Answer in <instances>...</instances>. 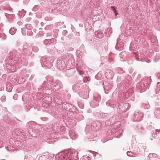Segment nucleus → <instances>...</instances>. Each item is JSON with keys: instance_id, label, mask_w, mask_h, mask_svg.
<instances>
[{"instance_id": "e2e57ef3", "label": "nucleus", "mask_w": 160, "mask_h": 160, "mask_svg": "<svg viewBox=\"0 0 160 160\" xmlns=\"http://www.w3.org/2000/svg\"><path fill=\"white\" fill-rule=\"evenodd\" d=\"M19 23H20V22H18V23H18V24H19Z\"/></svg>"}, {"instance_id": "680f3d73", "label": "nucleus", "mask_w": 160, "mask_h": 160, "mask_svg": "<svg viewBox=\"0 0 160 160\" xmlns=\"http://www.w3.org/2000/svg\"><path fill=\"white\" fill-rule=\"evenodd\" d=\"M30 127H31V128H32V126H30V125L29 126V128H30Z\"/></svg>"}, {"instance_id": "13d9d810", "label": "nucleus", "mask_w": 160, "mask_h": 160, "mask_svg": "<svg viewBox=\"0 0 160 160\" xmlns=\"http://www.w3.org/2000/svg\"><path fill=\"white\" fill-rule=\"evenodd\" d=\"M67 32V31L66 30H64L63 31V32Z\"/></svg>"}, {"instance_id": "2eb2a0df", "label": "nucleus", "mask_w": 160, "mask_h": 160, "mask_svg": "<svg viewBox=\"0 0 160 160\" xmlns=\"http://www.w3.org/2000/svg\"><path fill=\"white\" fill-rule=\"evenodd\" d=\"M49 153L48 152H46L39 158V160H47L49 158Z\"/></svg>"}, {"instance_id": "5701e85b", "label": "nucleus", "mask_w": 160, "mask_h": 160, "mask_svg": "<svg viewBox=\"0 0 160 160\" xmlns=\"http://www.w3.org/2000/svg\"><path fill=\"white\" fill-rule=\"evenodd\" d=\"M156 116L158 118H160V108H157L154 112Z\"/></svg>"}, {"instance_id": "cd10ccee", "label": "nucleus", "mask_w": 160, "mask_h": 160, "mask_svg": "<svg viewBox=\"0 0 160 160\" xmlns=\"http://www.w3.org/2000/svg\"><path fill=\"white\" fill-rule=\"evenodd\" d=\"M16 30L17 29L16 28H11L9 30V32L11 34L13 35L15 33Z\"/></svg>"}, {"instance_id": "c85d7f7f", "label": "nucleus", "mask_w": 160, "mask_h": 160, "mask_svg": "<svg viewBox=\"0 0 160 160\" xmlns=\"http://www.w3.org/2000/svg\"><path fill=\"white\" fill-rule=\"evenodd\" d=\"M99 117L100 118H104L106 117L107 114L106 113H99Z\"/></svg>"}, {"instance_id": "4be33fe9", "label": "nucleus", "mask_w": 160, "mask_h": 160, "mask_svg": "<svg viewBox=\"0 0 160 160\" xmlns=\"http://www.w3.org/2000/svg\"><path fill=\"white\" fill-rule=\"evenodd\" d=\"M112 28H109L105 31V33L108 37H109L110 34L112 33Z\"/></svg>"}, {"instance_id": "bb28decb", "label": "nucleus", "mask_w": 160, "mask_h": 160, "mask_svg": "<svg viewBox=\"0 0 160 160\" xmlns=\"http://www.w3.org/2000/svg\"><path fill=\"white\" fill-rule=\"evenodd\" d=\"M160 90V82H158L157 84L156 88V94L158 93Z\"/></svg>"}, {"instance_id": "a878e982", "label": "nucleus", "mask_w": 160, "mask_h": 160, "mask_svg": "<svg viewBox=\"0 0 160 160\" xmlns=\"http://www.w3.org/2000/svg\"><path fill=\"white\" fill-rule=\"evenodd\" d=\"M148 157L149 159H151L153 158H157L158 157V155L155 153H150L148 155Z\"/></svg>"}, {"instance_id": "20e7f679", "label": "nucleus", "mask_w": 160, "mask_h": 160, "mask_svg": "<svg viewBox=\"0 0 160 160\" xmlns=\"http://www.w3.org/2000/svg\"><path fill=\"white\" fill-rule=\"evenodd\" d=\"M46 79L48 81L51 82L50 86L51 88L55 91H57L58 89L62 88V84L59 80H56L54 81L52 80V77L51 76H47Z\"/></svg>"}, {"instance_id": "f8f14e48", "label": "nucleus", "mask_w": 160, "mask_h": 160, "mask_svg": "<svg viewBox=\"0 0 160 160\" xmlns=\"http://www.w3.org/2000/svg\"><path fill=\"white\" fill-rule=\"evenodd\" d=\"M105 92L108 94L112 88V85L109 83H106V84L103 87Z\"/></svg>"}, {"instance_id": "f3484780", "label": "nucleus", "mask_w": 160, "mask_h": 160, "mask_svg": "<svg viewBox=\"0 0 160 160\" xmlns=\"http://www.w3.org/2000/svg\"><path fill=\"white\" fill-rule=\"evenodd\" d=\"M75 71L74 68H71L67 71V73L68 77H70L74 74Z\"/></svg>"}, {"instance_id": "6ab92c4d", "label": "nucleus", "mask_w": 160, "mask_h": 160, "mask_svg": "<svg viewBox=\"0 0 160 160\" xmlns=\"http://www.w3.org/2000/svg\"><path fill=\"white\" fill-rule=\"evenodd\" d=\"M94 100L98 102H99L101 101V97L100 95L98 93H96L94 95Z\"/></svg>"}, {"instance_id": "a19ab883", "label": "nucleus", "mask_w": 160, "mask_h": 160, "mask_svg": "<svg viewBox=\"0 0 160 160\" xmlns=\"http://www.w3.org/2000/svg\"><path fill=\"white\" fill-rule=\"evenodd\" d=\"M50 155H51V154L49 153V158L48 159H52L54 157V155L52 154L51 156H50Z\"/></svg>"}, {"instance_id": "bf43d9fd", "label": "nucleus", "mask_w": 160, "mask_h": 160, "mask_svg": "<svg viewBox=\"0 0 160 160\" xmlns=\"http://www.w3.org/2000/svg\"><path fill=\"white\" fill-rule=\"evenodd\" d=\"M24 54H25V52H24V51H23V54H24Z\"/></svg>"}, {"instance_id": "338daca9", "label": "nucleus", "mask_w": 160, "mask_h": 160, "mask_svg": "<svg viewBox=\"0 0 160 160\" xmlns=\"http://www.w3.org/2000/svg\"><path fill=\"white\" fill-rule=\"evenodd\" d=\"M2 98H3V97H2Z\"/></svg>"}, {"instance_id": "b1692460", "label": "nucleus", "mask_w": 160, "mask_h": 160, "mask_svg": "<svg viewBox=\"0 0 160 160\" xmlns=\"http://www.w3.org/2000/svg\"><path fill=\"white\" fill-rule=\"evenodd\" d=\"M115 72H116L121 74L123 73L124 72L122 68H118L115 69Z\"/></svg>"}, {"instance_id": "58836bf2", "label": "nucleus", "mask_w": 160, "mask_h": 160, "mask_svg": "<svg viewBox=\"0 0 160 160\" xmlns=\"http://www.w3.org/2000/svg\"><path fill=\"white\" fill-rule=\"evenodd\" d=\"M51 25H48L45 28V30H48L51 29Z\"/></svg>"}, {"instance_id": "4d7b16f0", "label": "nucleus", "mask_w": 160, "mask_h": 160, "mask_svg": "<svg viewBox=\"0 0 160 160\" xmlns=\"http://www.w3.org/2000/svg\"><path fill=\"white\" fill-rule=\"evenodd\" d=\"M39 33L40 34H41V33H42V32H40Z\"/></svg>"}, {"instance_id": "c03bdc74", "label": "nucleus", "mask_w": 160, "mask_h": 160, "mask_svg": "<svg viewBox=\"0 0 160 160\" xmlns=\"http://www.w3.org/2000/svg\"><path fill=\"white\" fill-rule=\"evenodd\" d=\"M157 76L158 79H160V73H158L157 74Z\"/></svg>"}, {"instance_id": "473e14b6", "label": "nucleus", "mask_w": 160, "mask_h": 160, "mask_svg": "<svg viewBox=\"0 0 160 160\" xmlns=\"http://www.w3.org/2000/svg\"><path fill=\"white\" fill-rule=\"evenodd\" d=\"M32 50L35 52H37L38 51V49L37 47H33L32 48Z\"/></svg>"}, {"instance_id": "e433bc0d", "label": "nucleus", "mask_w": 160, "mask_h": 160, "mask_svg": "<svg viewBox=\"0 0 160 160\" xmlns=\"http://www.w3.org/2000/svg\"><path fill=\"white\" fill-rule=\"evenodd\" d=\"M13 148L11 146H9L7 147V149L8 151H11L12 150H13V149H12Z\"/></svg>"}, {"instance_id": "052dcab7", "label": "nucleus", "mask_w": 160, "mask_h": 160, "mask_svg": "<svg viewBox=\"0 0 160 160\" xmlns=\"http://www.w3.org/2000/svg\"><path fill=\"white\" fill-rule=\"evenodd\" d=\"M35 7H34L33 8V9L34 10V9H35Z\"/></svg>"}, {"instance_id": "3c124183", "label": "nucleus", "mask_w": 160, "mask_h": 160, "mask_svg": "<svg viewBox=\"0 0 160 160\" xmlns=\"http://www.w3.org/2000/svg\"><path fill=\"white\" fill-rule=\"evenodd\" d=\"M115 13V15L116 16H117V15L118 14V13H117L116 12H115L114 13Z\"/></svg>"}, {"instance_id": "c756f323", "label": "nucleus", "mask_w": 160, "mask_h": 160, "mask_svg": "<svg viewBox=\"0 0 160 160\" xmlns=\"http://www.w3.org/2000/svg\"><path fill=\"white\" fill-rule=\"evenodd\" d=\"M12 89V86H10V85L8 86L7 85V87L6 88V90L8 92H11Z\"/></svg>"}, {"instance_id": "9b49d317", "label": "nucleus", "mask_w": 160, "mask_h": 160, "mask_svg": "<svg viewBox=\"0 0 160 160\" xmlns=\"http://www.w3.org/2000/svg\"><path fill=\"white\" fill-rule=\"evenodd\" d=\"M113 72L110 69L107 70L105 73V76L108 79H110L113 77Z\"/></svg>"}, {"instance_id": "9d476101", "label": "nucleus", "mask_w": 160, "mask_h": 160, "mask_svg": "<svg viewBox=\"0 0 160 160\" xmlns=\"http://www.w3.org/2000/svg\"><path fill=\"white\" fill-rule=\"evenodd\" d=\"M57 65L58 69L61 70H63L65 67V64L64 62L60 60H57Z\"/></svg>"}, {"instance_id": "a18cd8bd", "label": "nucleus", "mask_w": 160, "mask_h": 160, "mask_svg": "<svg viewBox=\"0 0 160 160\" xmlns=\"http://www.w3.org/2000/svg\"><path fill=\"white\" fill-rule=\"evenodd\" d=\"M51 35V33H50V32L48 33L47 34V36H50Z\"/></svg>"}, {"instance_id": "393cba45", "label": "nucleus", "mask_w": 160, "mask_h": 160, "mask_svg": "<svg viewBox=\"0 0 160 160\" xmlns=\"http://www.w3.org/2000/svg\"><path fill=\"white\" fill-rule=\"evenodd\" d=\"M127 155L130 157H135L137 155V153H135L131 151H128L127 153Z\"/></svg>"}, {"instance_id": "774afa93", "label": "nucleus", "mask_w": 160, "mask_h": 160, "mask_svg": "<svg viewBox=\"0 0 160 160\" xmlns=\"http://www.w3.org/2000/svg\"><path fill=\"white\" fill-rule=\"evenodd\" d=\"M4 160V159H3V160Z\"/></svg>"}, {"instance_id": "423d86ee", "label": "nucleus", "mask_w": 160, "mask_h": 160, "mask_svg": "<svg viewBox=\"0 0 160 160\" xmlns=\"http://www.w3.org/2000/svg\"><path fill=\"white\" fill-rule=\"evenodd\" d=\"M32 28L30 24H27L25 25L24 28L22 29V33L23 35H26V34L28 36H32L33 32L32 31Z\"/></svg>"}, {"instance_id": "39448f33", "label": "nucleus", "mask_w": 160, "mask_h": 160, "mask_svg": "<svg viewBox=\"0 0 160 160\" xmlns=\"http://www.w3.org/2000/svg\"><path fill=\"white\" fill-rule=\"evenodd\" d=\"M151 82V79L149 78H146L137 84L136 87L138 89L141 90V92H142L145 91V89L150 84Z\"/></svg>"}, {"instance_id": "09e8293b", "label": "nucleus", "mask_w": 160, "mask_h": 160, "mask_svg": "<svg viewBox=\"0 0 160 160\" xmlns=\"http://www.w3.org/2000/svg\"><path fill=\"white\" fill-rule=\"evenodd\" d=\"M101 74L99 73H98L96 76V78L97 77L99 76V75H100Z\"/></svg>"}, {"instance_id": "2f4dec72", "label": "nucleus", "mask_w": 160, "mask_h": 160, "mask_svg": "<svg viewBox=\"0 0 160 160\" xmlns=\"http://www.w3.org/2000/svg\"><path fill=\"white\" fill-rule=\"evenodd\" d=\"M73 89L76 91H78L79 90L78 86V85H75L73 86Z\"/></svg>"}, {"instance_id": "f03ea898", "label": "nucleus", "mask_w": 160, "mask_h": 160, "mask_svg": "<svg viewBox=\"0 0 160 160\" xmlns=\"http://www.w3.org/2000/svg\"><path fill=\"white\" fill-rule=\"evenodd\" d=\"M101 126V123L99 121H94L90 125H87L85 128L87 134L90 139H93L97 136L95 131L99 130Z\"/></svg>"}, {"instance_id": "0e129e2a", "label": "nucleus", "mask_w": 160, "mask_h": 160, "mask_svg": "<svg viewBox=\"0 0 160 160\" xmlns=\"http://www.w3.org/2000/svg\"><path fill=\"white\" fill-rule=\"evenodd\" d=\"M28 131V132H29V133L30 134V132H29L30 131Z\"/></svg>"}, {"instance_id": "49530a36", "label": "nucleus", "mask_w": 160, "mask_h": 160, "mask_svg": "<svg viewBox=\"0 0 160 160\" xmlns=\"http://www.w3.org/2000/svg\"><path fill=\"white\" fill-rule=\"evenodd\" d=\"M2 142L0 141V148L2 147Z\"/></svg>"}, {"instance_id": "a211bd4d", "label": "nucleus", "mask_w": 160, "mask_h": 160, "mask_svg": "<svg viewBox=\"0 0 160 160\" xmlns=\"http://www.w3.org/2000/svg\"><path fill=\"white\" fill-rule=\"evenodd\" d=\"M35 148V146L33 144H27L25 149L28 151H31L32 149H34Z\"/></svg>"}, {"instance_id": "412c9836", "label": "nucleus", "mask_w": 160, "mask_h": 160, "mask_svg": "<svg viewBox=\"0 0 160 160\" xmlns=\"http://www.w3.org/2000/svg\"><path fill=\"white\" fill-rule=\"evenodd\" d=\"M132 89L130 88L128 90V91L126 92L125 93V97L126 98H128L132 95Z\"/></svg>"}, {"instance_id": "0eeeda50", "label": "nucleus", "mask_w": 160, "mask_h": 160, "mask_svg": "<svg viewBox=\"0 0 160 160\" xmlns=\"http://www.w3.org/2000/svg\"><path fill=\"white\" fill-rule=\"evenodd\" d=\"M42 62H43V64H41L42 67H44V65L47 68H49L53 66V59L52 58L48 57L46 59H43Z\"/></svg>"}, {"instance_id": "7c9ffc66", "label": "nucleus", "mask_w": 160, "mask_h": 160, "mask_svg": "<svg viewBox=\"0 0 160 160\" xmlns=\"http://www.w3.org/2000/svg\"><path fill=\"white\" fill-rule=\"evenodd\" d=\"M57 40L55 38H52L50 39V43H52L53 44H55L56 43Z\"/></svg>"}, {"instance_id": "ea45409f", "label": "nucleus", "mask_w": 160, "mask_h": 160, "mask_svg": "<svg viewBox=\"0 0 160 160\" xmlns=\"http://www.w3.org/2000/svg\"><path fill=\"white\" fill-rule=\"evenodd\" d=\"M78 72L79 74L80 75H83L84 74V72L83 71H81V70H78Z\"/></svg>"}, {"instance_id": "c9c22d12", "label": "nucleus", "mask_w": 160, "mask_h": 160, "mask_svg": "<svg viewBox=\"0 0 160 160\" xmlns=\"http://www.w3.org/2000/svg\"><path fill=\"white\" fill-rule=\"evenodd\" d=\"M142 107L144 108L148 109L149 108V106L148 105L142 104Z\"/></svg>"}, {"instance_id": "603ef678", "label": "nucleus", "mask_w": 160, "mask_h": 160, "mask_svg": "<svg viewBox=\"0 0 160 160\" xmlns=\"http://www.w3.org/2000/svg\"><path fill=\"white\" fill-rule=\"evenodd\" d=\"M16 119H17V120H18V121H19L20 122H22L21 121H20V120H19L18 119V118H16Z\"/></svg>"}, {"instance_id": "69168bd1", "label": "nucleus", "mask_w": 160, "mask_h": 160, "mask_svg": "<svg viewBox=\"0 0 160 160\" xmlns=\"http://www.w3.org/2000/svg\"><path fill=\"white\" fill-rule=\"evenodd\" d=\"M89 158V157H88H88H87V158Z\"/></svg>"}, {"instance_id": "f257e3e1", "label": "nucleus", "mask_w": 160, "mask_h": 160, "mask_svg": "<svg viewBox=\"0 0 160 160\" xmlns=\"http://www.w3.org/2000/svg\"><path fill=\"white\" fill-rule=\"evenodd\" d=\"M18 53L16 51H13L11 52L9 54L8 58L6 59V62H8L9 63L8 65L7 66V68L10 70H12L14 69V66L13 65H15L17 63H21V61L22 59L23 60L25 59V57L23 55V56H21L20 59L18 57Z\"/></svg>"}, {"instance_id": "6e6d98bb", "label": "nucleus", "mask_w": 160, "mask_h": 160, "mask_svg": "<svg viewBox=\"0 0 160 160\" xmlns=\"http://www.w3.org/2000/svg\"><path fill=\"white\" fill-rule=\"evenodd\" d=\"M41 25H42L43 23L42 22H41Z\"/></svg>"}, {"instance_id": "72a5a7b5", "label": "nucleus", "mask_w": 160, "mask_h": 160, "mask_svg": "<svg viewBox=\"0 0 160 160\" xmlns=\"http://www.w3.org/2000/svg\"><path fill=\"white\" fill-rule=\"evenodd\" d=\"M78 105L79 107L81 108H83L84 107V104H83L82 102H80L78 103Z\"/></svg>"}, {"instance_id": "5fc2aeb1", "label": "nucleus", "mask_w": 160, "mask_h": 160, "mask_svg": "<svg viewBox=\"0 0 160 160\" xmlns=\"http://www.w3.org/2000/svg\"><path fill=\"white\" fill-rule=\"evenodd\" d=\"M128 114H127V115H125V117H128Z\"/></svg>"}, {"instance_id": "4c0bfd02", "label": "nucleus", "mask_w": 160, "mask_h": 160, "mask_svg": "<svg viewBox=\"0 0 160 160\" xmlns=\"http://www.w3.org/2000/svg\"><path fill=\"white\" fill-rule=\"evenodd\" d=\"M113 11L114 13L116 12V8L115 6H111L110 8Z\"/></svg>"}, {"instance_id": "6e6552de", "label": "nucleus", "mask_w": 160, "mask_h": 160, "mask_svg": "<svg viewBox=\"0 0 160 160\" xmlns=\"http://www.w3.org/2000/svg\"><path fill=\"white\" fill-rule=\"evenodd\" d=\"M143 117V114L140 111H136L135 112L132 118L133 120L135 122H138L142 120Z\"/></svg>"}, {"instance_id": "aec40b11", "label": "nucleus", "mask_w": 160, "mask_h": 160, "mask_svg": "<svg viewBox=\"0 0 160 160\" xmlns=\"http://www.w3.org/2000/svg\"><path fill=\"white\" fill-rule=\"evenodd\" d=\"M99 102H98L94 100L90 102V106L94 108L95 107H97L98 106V103Z\"/></svg>"}, {"instance_id": "79ce46f5", "label": "nucleus", "mask_w": 160, "mask_h": 160, "mask_svg": "<svg viewBox=\"0 0 160 160\" xmlns=\"http://www.w3.org/2000/svg\"><path fill=\"white\" fill-rule=\"evenodd\" d=\"M73 151H72V153H73ZM73 152H74V155H75V157H77V156L78 154V152L77 151H73Z\"/></svg>"}, {"instance_id": "1a4fd4ad", "label": "nucleus", "mask_w": 160, "mask_h": 160, "mask_svg": "<svg viewBox=\"0 0 160 160\" xmlns=\"http://www.w3.org/2000/svg\"><path fill=\"white\" fill-rule=\"evenodd\" d=\"M118 104V108L122 112H124L127 111L130 108L129 104L128 103L122 102H119Z\"/></svg>"}, {"instance_id": "ddd939ff", "label": "nucleus", "mask_w": 160, "mask_h": 160, "mask_svg": "<svg viewBox=\"0 0 160 160\" xmlns=\"http://www.w3.org/2000/svg\"><path fill=\"white\" fill-rule=\"evenodd\" d=\"M62 108L67 111H69L70 110L71 108H72V106L71 104L67 102H64L62 105Z\"/></svg>"}, {"instance_id": "37998d69", "label": "nucleus", "mask_w": 160, "mask_h": 160, "mask_svg": "<svg viewBox=\"0 0 160 160\" xmlns=\"http://www.w3.org/2000/svg\"><path fill=\"white\" fill-rule=\"evenodd\" d=\"M128 78H127V79L128 80L130 81L132 79V78L129 76L128 75V76H127Z\"/></svg>"}, {"instance_id": "864d4df0", "label": "nucleus", "mask_w": 160, "mask_h": 160, "mask_svg": "<svg viewBox=\"0 0 160 160\" xmlns=\"http://www.w3.org/2000/svg\"><path fill=\"white\" fill-rule=\"evenodd\" d=\"M90 80V78H87V80L88 81H89Z\"/></svg>"}, {"instance_id": "7ed1b4c3", "label": "nucleus", "mask_w": 160, "mask_h": 160, "mask_svg": "<svg viewBox=\"0 0 160 160\" xmlns=\"http://www.w3.org/2000/svg\"><path fill=\"white\" fill-rule=\"evenodd\" d=\"M121 122L117 121L115 123L112 124L110 126V128L108 131V135H114L116 138H119L122 132V130L118 129L120 127Z\"/></svg>"}, {"instance_id": "f704fd0d", "label": "nucleus", "mask_w": 160, "mask_h": 160, "mask_svg": "<svg viewBox=\"0 0 160 160\" xmlns=\"http://www.w3.org/2000/svg\"><path fill=\"white\" fill-rule=\"evenodd\" d=\"M44 42L46 45L48 44V43L50 44V39H46L44 41Z\"/></svg>"}, {"instance_id": "dca6fc26", "label": "nucleus", "mask_w": 160, "mask_h": 160, "mask_svg": "<svg viewBox=\"0 0 160 160\" xmlns=\"http://www.w3.org/2000/svg\"><path fill=\"white\" fill-rule=\"evenodd\" d=\"M95 36L99 38H102L104 36L103 32L99 31H95Z\"/></svg>"}, {"instance_id": "de8ad7c7", "label": "nucleus", "mask_w": 160, "mask_h": 160, "mask_svg": "<svg viewBox=\"0 0 160 160\" xmlns=\"http://www.w3.org/2000/svg\"><path fill=\"white\" fill-rule=\"evenodd\" d=\"M32 122H28L27 123V125H29V124H31V123H32Z\"/></svg>"}, {"instance_id": "8fccbe9b", "label": "nucleus", "mask_w": 160, "mask_h": 160, "mask_svg": "<svg viewBox=\"0 0 160 160\" xmlns=\"http://www.w3.org/2000/svg\"><path fill=\"white\" fill-rule=\"evenodd\" d=\"M156 132H160V130H158V129H156Z\"/></svg>"}, {"instance_id": "4468645a", "label": "nucleus", "mask_w": 160, "mask_h": 160, "mask_svg": "<svg viewBox=\"0 0 160 160\" xmlns=\"http://www.w3.org/2000/svg\"><path fill=\"white\" fill-rule=\"evenodd\" d=\"M69 134L72 139H75L77 137V135L74 130H71L69 131Z\"/></svg>"}]
</instances>
